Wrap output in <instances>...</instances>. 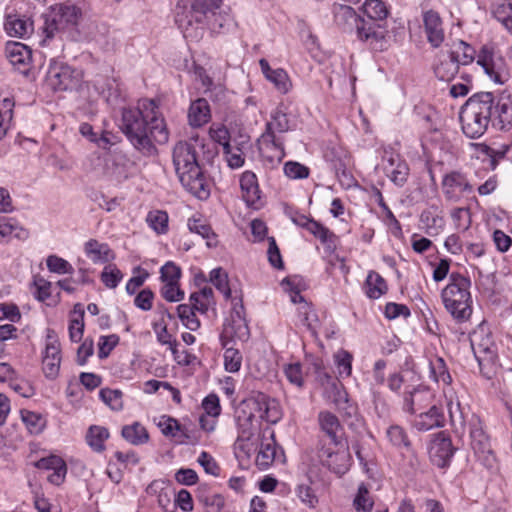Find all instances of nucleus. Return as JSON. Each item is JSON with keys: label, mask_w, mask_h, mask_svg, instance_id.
Returning <instances> with one entry per match:
<instances>
[{"label": "nucleus", "mask_w": 512, "mask_h": 512, "mask_svg": "<svg viewBox=\"0 0 512 512\" xmlns=\"http://www.w3.org/2000/svg\"><path fill=\"white\" fill-rule=\"evenodd\" d=\"M241 406L248 408L249 411L260 413V418L265 419L267 422L276 423L278 415L276 411L271 415L272 408L270 406L269 398L264 393L258 392L243 400Z\"/></svg>", "instance_id": "412c9836"}, {"label": "nucleus", "mask_w": 512, "mask_h": 512, "mask_svg": "<svg viewBox=\"0 0 512 512\" xmlns=\"http://www.w3.org/2000/svg\"><path fill=\"white\" fill-rule=\"evenodd\" d=\"M220 341L222 347L225 349L224 352V367L225 370L230 373L238 372L241 368L242 364V355L238 349L233 347H228L230 339H228L224 334H221Z\"/></svg>", "instance_id": "2f4dec72"}, {"label": "nucleus", "mask_w": 512, "mask_h": 512, "mask_svg": "<svg viewBox=\"0 0 512 512\" xmlns=\"http://www.w3.org/2000/svg\"><path fill=\"white\" fill-rule=\"evenodd\" d=\"M82 16L81 9L75 5L55 4L44 15L43 33L45 38L42 43L52 39L58 32L74 28Z\"/></svg>", "instance_id": "423d86ee"}, {"label": "nucleus", "mask_w": 512, "mask_h": 512, "mask_svg": "<svg viewBox=\"0 0 512 512\" xmlns=\"http://www.w3.org/2000/svg\"><path fill=\"white\" fill-rule=\"evenodd\" d=\"M296 495L309 508H315L318 504V497L309 485L299 484L296 488Z\"/></svg>", "instance_id": "3c124183"}, {"label": "nucleus", "mask_w": 512, "mask_h": 512, "mask_svg": "<svg viewBox=\"0 0 512 512\" xmlns=\"http://www.w3.org/2000/svg\"><path fill=\"white\" fill-rule=\"evenodd\" d=\"M154 293L150 288L141 290L134 299V305L142 311H149L152 308Z\"/></svg>", "instance_id": "e2e57ef3"}, {"label": "nucleus", "mask_w": 512, "mask_h": 512, "mask_svg": "<svg viewBox=\"0 0 512 512\" xmlns=\"http://www.w3.org/2000/svg\"><path fill=\"white\" fill-rule=\"evenodd\" d=\"M421 223L427 228V233L431 234V230L437 231L444 225V219L440 215L437 206H431L422 211L420 215Z\"/></svg>", "instance_id": "58836bf2"}, {"label": "nucleus", "mask_w": 512, "mask_h": 512, "mask_svg": "<svg viewBox=\"0 0 512 512\" xmlns=\"http://www.w3.org/2000/svg\"><path fill=\"white\" fill-rule=\"evenodd\" d=\"M402 410L411 415L427 408L432 394L430 390L423 385H408L403 392Z\"/></svg>", "instance_id": "ddd939ff"}, {"label": "nucleus", "mask_w": 512, "mask_h": 512, "mask_svg": "<svg viewBox=\"0 0 512 512\" xmlns=\"http://www.w3.org/2000/svg\"><path fill=\"white\" fill-rule=\"evenodd\" d=\"M284 173L291 179H305L309 176V168L299 162L288 161L284 165Z\"/></svg>", "instance_id": "5fc2aeb1"}, {"label": "nucleus", "mask_w": 512, "mask_h": 512, "mask_svg": "<svg viewBox=\"0 0 512 512\" xmlns=\"http://www.w3.org/2000/svg\"><path fill=\"white\" fill-rule=\"evenodd\" d=\"M460 59L457 51H451L447 58L434 67L435 76L441 81H451L459 71Z\"/></svg>", "instance_id": "a878e982"}, {"label": "nucleus", "mask_w": 512, "mask_h": 512, "mask_svg": "<svg viewBox=\"0 0 512 512\" xmlns=\"http://www.w3.org/2000/svg\"><path fill=\"white\" fill-rule=\"evenodd\" d=\"M333 170L342 186L351 187L355 181L342 160L333 161Z\"/></svg>", "instance_id": "13d9d810"}, {"label": "nucleus", "mask_w": 512, "mask_h": 512, "mask_svg": "<svg viewBox=\"0 0 512 512\" xmlns=\"http://www.w3.org/2000/svg\"><path fill=\"white\" fill-rule=\"evenodd\" d=\"M152 116H144L139 108H123L120 129L132 146L144 156L157 153L154 142L165 144L169 133L163 118L154 111Z\"/></svg>", "instance_id": "f03ea898"}, {"label": "nucleus", "mask_w": 512, "mask_h": 512, "mask_svg": "<svg viewBox=\"0 0 512 512\" xmlns=\"http://www.w3.org/2000/svg\"><path fill=\"white\" fill-rule=\"evenodd\" d=\"M161 295L168 302H179L184 299V292L180 289L179 283H165L161 288Z\"/></svg>", "instance_id": "680f3d73"}, {"label": "nucleus", "mask_w": 512, "mask_h": 512, "mask_svg": "<svg viewBox=\"0 0 512 512\" xmlns=\"http://www.w3.org/2000/svg\"><path fill=\"white\" fill-rule=\"evenodd\" d=\"M211 118L210 107L205 98H198L189 107L188 119L193 127H201Z\"/></svg>", "instance_id": "bb28decb"}, {"label": "nucleus", "mask_w": 512, "mask_h": 512, "mask_svg": "<svg viewBox=\"0 0 512 512\" xmlns=\"http://www.w3.org/2000/svg\"><path fill=\"white\" fill-rule=\"evenodd\" d=\"M271 118L278 132L284 133L290 129L289 118L283 104L277 106V108L271 113Z\"/></svg>", "instance_id": "4d7b16f0"}, {"label": "nucleus", "mask_w": 512, "mask_h": 512, "mask_svg": "<svg viewBox=\"0 0 512 512\" xmlns=\"http://www.w3.org/2000/svg\"><path fill=\"white\" fill-rule=\"evenodd\" d=\"M281 93H287L291 86L287 73L283 69H275L266 77Z\"/></svg>", "instance_id": "6e6d98bb"}, {"label": "nucleus", "mask_w": 512, "mask_h": 512, "mask_svg": "<svg viewBox=\"0 0 512 512\" xmlns=\"http://www.w3.org/2000/svg\"><path fill=\"white\" fill-rule=\"evenodd\" d=\"M409 166L405 161H398L397 165L390 171V180L398 187H403L408 180Z\"/></svg>", "instance_id": "09e8293b"}, {"label": "nucleus", "mask_w": 512, "mask_h": 512, "mask_svg": "<svg viewBox=\"0 0 512 512\" xmlns=\"http://www.w3.org/2000/svg\"><path fill=\"white\" fill-rule=\"evenodd\" d=\"M85 252L94 263H106L114 258V254L108 244L99 243L96 239H90L85 243Z\"/></svg>", "instance_id": "7c9ffc66"}, {"label": "nucleus", "mask_w": 512, "mask_h": 512, "mask_svg": "<svg viewBox=\"0 0 512 512\" xmlns=\"http://www.w3.org/2000/svg\"><path fill=\"white\" fill-rule=\"evenodd\" d=\"M456 450L450 436L444 431L438 432L429 448L430 461L438 468L446 469L450 466Z\"/></svg>", "instance_id": "f8f14e48"}, {"label": "nucleus", "mask_w": 512, "mask_h": 512, "mask_svg": "<svg viewBox=\"0 0 512 512\" xmlns=\"http://www.w3.org/2000/svg\"><path fill=\"white\" fill-rule=\"evenodd\" d=\"M332 447L326 446L321 440L317 445V456L324 467H327L331 472L342 476L344 475L351 466L352 457L349 451V447L344 441L338 445Z\"/></svg>", "instance_id": "0eeeda50"}, {"label": "nucleus", "mask_w": 512, "mask_h": 512, "mask_svg": "<svg viewBox=\"0 0 512 512\" xmlns=\"http://www.w3.org/2000/svg\"><path fill=\"white\" fill-rule=\"evenodd\" d=\"M21 418L31 433L37 434L42 431L43 423L41 415L29 410H21Z\"/></svg>", "instance_id": "864d4df0"}, {"label": "nucleus", "mask_w": 512, "mask_h": 512, "mask_svg": "<svg viewBox=\"0 0 512 512\" xmlns=\"http://www.w3.org/2000/svg\"><path fill=\"white\" fill-rule=\"evenodd\" d=\"M122 278L123 274L115 264H109L105 266L100 275V279L103 284L110 289L116 288Z\"/></svg>", "instance_id": "c03bdc74"}, {"label": "nucleus", "mask_w": 512, "mask_h": 512, "mask_svg": "<svg viewBox=\"0 0 512 512\" xmlns=\"http://www.w3.org/2000/svg\"><path fill=\"white\" fill-rule=\"evenodd\" d=\"M4 29L10 37L25 39L33 33L34 25L30 17L8 14L5 17Z\"/></svg>", "instance_id": "aec40b11"}, {"label": "nucleus", "mask_w": 512, "mask_h": 512, "mask_svg": "<svg viewBox=\"0 0 512 512\" xmlns=\"http://www.w3.org/2000/svg\"><path fill=\"white\" fill-rule=\"evenodd\" d=\"M35 466L38 469L52 470L53 472L48 476V481L54 485H60L67 473L66 463L62 458L55 455L39 459Z\"/></svg>", "instance_id": "b1692460"}, {"label": "nucleus", "mask_w": 512, "mask_h": 512, "mask_svg": "<svg viewBox=\"0 0 512 512\" xmlns=\"http://www.w3.org/2000/svg\"><path fill=\"white\" fill-rule=\"evenodd\" d=\"M477 64L480 65L485 74L497 83L504 84L509 78V72L504 58L495 52L491 45H484L479 51Z\"/></svg>", "instance_id": "9d476101"}, {"label": "nucleus", "mask_w": 512, "mask_h": 512, "mask_svg": "<svg viewBox=\"0 0 512 512\" xmlns=\"http://www.w3.org/2000/svg\"><path fill=\"white\" fill-rule=\"evenodd\" d=\"M240 187L243 200L248 206L258 208L261 199V191L258 185V179L254 172L245 171L240 177Z\"/></svg>", "instance_id": "5701e85b"}, {"label": "nucleus", "mask_w": 512, "mask_h": 512, "mask_svg": "<svg viewBox=\"0 0 512 512\" xmlns=\"http://www.w3.org/2000/svg\"><path fill=\"white\" fill-rule=\"evenodd\" d=\"M255 419V414L252 411H246L245 408H241L237 412L236 423L238 436L237 441H249L254 436L255 428L253 425V421Z\"/></svg>", "instance_id": "c85d7f7f"}, {"label": "nucleus", "mask_w": 512, "mask_h": 512, "mask_svg": "<svg viewBox=\"0 0 512 512\" xmlns=\"http://www.w3.org/2000/svg\"><path fill=\"white\" fill-rule=\"evenodd\" d=\"M363 9L367 15L365 21L373 22L375 29H378V26L384 27L380 22L387 17L388 10L382 0H366Z\"/></svg>", "instance_id": "c756f323"}, {"label": "nucleus", "mask_w": 512, "mask_h": 512, "mask_svg": "<svg viewBox=\"0 0 512 512\" xmlns=\"http://www.w3.org/2000/svg\"><path fill=\"white\" fill-rule=\"evenodd\" d=\"M122 395V392L117 389L103 388L99 392L100 399L115 411L123 408Z\"/></svg>", "instance_id": "49530a36"}, {"label": "nucleus", "mask_w": 512, "mask_h": 512, "mask_svg": "<svg viewBox=\"0 0 512 512\" xmlns=\"http://www.w3.org/2000/svg\"><path fill=\"white\" fill-rule=\"evenodd\" d=\"M188 228L191 232L197 233L206 239V245L214 248L218 245L217 235L209 224L204 223L200 219H189Z\"/></svg>", "instance_id": "4c0bfd02"}, {"label": "nucleus", "mask_w": 512, "mask_h": 512, "mask_svg": "<svg viewBox=\"0 0 512 512\" xmlns=\"http://www.w3.org/2000/svg\"><path fill=\"white\" fill-rule=\"evenodd\" d=\"M210 15H207L205 22H194L201 27H207L212 33H226L235 26L233 16L230 14V9L227 10L222 8L212 9Z\"/></svg>", "instance_id": "6ab92c4d"}, {"label": "nucleus", "mask_w": 512, "mask_h": 512, "mask_svg": "<svg viewBox=\"0 0 512 512\" xmlns=\"http://www.w3.org/2000/svg\"><path fill=\"white\" fill-rule=\"evenodd\" d=\"M43 358H50L52 360H61L60 343L53 330H48L47 343L45 347V354Z\"/></svg>", "instance_id": "bf43d9fd"}, {"label": "nucleus", "mask_w": 512, "mask_h": 512, "mask_svg": "<svg viewBox=\"0 0 512 512\" xmlns=\"http://www.w3.org/2000/svg\"><path fill=\"white\" fill-rule=\"evenodd\" d=\"M317 422L320 431L330 440V445L338 446L344 441V427L334 413L327 410L320 411Z\"/></svg>", "instance_id": "dca6fc26"}, {"label": "nucleus", "mask_w": 512, "mask_h": 512, "mask_svg": "<svg viewBox=\"0 0 512 512\" xmlns=\"http://www.w3.org/2000/svg\"><path fill=\"white\" fill-rule=\"evenodd\" d=\"M197 148H205L199 137L179 141L173 149V164L182 186L196 198L206 200L211 185L198 161Z\"/></svg>", "instance_id": "7ed1b4c3"}, {"label": "nucleus", "mask_w": 512, "mask_h": 512, "mask_svg": "<svg viewBox=\"0 0 512 512\" xmlns=\"http://www.w3.org/2000/svg\"><path fill=\"white\" fill-rule=\"evenodd\" d=\"M168 214L163 210H152L147 214L146 222L157 234H165L168 231Z\"/></svg>", "instance_id": "a19ab883"}, {"label": "nucleus", "mask_w": 512, "mask_h": 512, "mask_svg": "<svg viewBox=\"0 0 512 512\" xmlns=\"http://www.w3.org/2000/svg\"><path fill=\"white\" fill-rule=\"evenodd\" d=\"M198 463L203 467L207 474L213 476L220 475V467L209 453L205 451L201 452L200 456L198 457Z\"/></svg>", "instance_id": "0e129e2a"}, {"label": "nucleus", "mask_w": 512, "mask_h": 512, "mask_svg": "<svg viewBox=\"0 0 512 512\" xmlns=\"http://www.w3.org/2000/svg\"><path fill=\"white\" fill-rule=\"evenodd\" d=\"M267 254H268V261L271 264V266H273L274 268L279 269V270L284 268L282 256H281L280 250L276 244L274 237L269 238V246H268Z\"/></svg>", "instance_id": "69168bd1"}, {"label": "nucleus", "mask_w": 512, "mask_h": 512, "mask_svg": "<svg viewBox=\"0 0 512 512\" xmlns=\"http://www.w3.org/2000/svg\"><path fill=\"white\" fill-rule=\"evenodd\" d=\"M118 342L119 337L115 334L101 336L98 343V357L100 359L107 358Z\"/></svg>", "instance_id": "052dcab7"}, {"label": "nucleus", "mask_w": 512, "mask_h": 512, "mask_svg": "<svg viewBox=\"0 0 512 512\" xmlns=\"http://www.w3.org/2000/svg\"><path fill=\"white\" fill-rule=\"evenodd\" d=\"M177 314L184 326L189 330L196 331L200 328V320L196 317V312L189 304L178 305Z\"/></svg>", "instance_id": "37998d69"}, {"label": "nucleus", "mask_w": 512, "mask_h": 512, "mask_svg": "<svg viewBox=\"0 0 512 512\" xmlns=\"http://www.w3.org/2000/svg\"><path fill=\"white\" fill-rule=\"evenodd\" d=\"M8 319L13 323H18L21 320V312L18 306L14 303H1L0 304V320Z\"/></svg>", "instance_id": "338daca9"}, {"label": "nucleus", "mask_w": 512, "mask_h": 512, "mask_svg": "<svg viewBox=\"0 0 512 512\" xmlns=\"http://www.w3.org/2000/svg\"><path fill=\"white\" fill-rule=\"evenodd\" d=\"M223 0H193L188 12L177 13L175 22L181 29H188L193 22H205L212 9H219Z\"/></svg>", "instance_id": "9b49d317"}, {"label": "nucleus", "mask_w": 512, "mask_h": 512, "mask_svg": "<svg viewBox=\"0 0 512 512\" xmlns=\"http://www.w3.org/2000/svg\"><path fill=\"white\" fill-rule=\"evenodd\" d=\"M470 286L471 281L468 277L453 272L449 275L448 285L441 292L446 310L458 322L468 320L472 314Z\"/></svg>", "instance_id": "20e7f679"}, {"label": "nucleus", "mask_w": 512, "mask_h": 512, "mask_svg": "<svg viewBox=\"0 0 512 512\" xmlns=\"http://www.w3.org/2000/svg\"><path fill=\"white\" fill-rule=\"evenodd\" d=\"M463 133L470 139L480 138L491 123L506 130L512 127V97L478 92L470 96L459 112Z\"/></svg>", "instance_id": "f257e3e1"}, {"label": "nucleus", "mask_w": 512, "mask_h": 512, "mask_svg": "<svg viewBox=\"0 0 512 512\" xmlns=\"http://www.w3.org/2000/svg\"><path fill=\"white\" fill-rule=\"evenodd\" d=\"M196 498L206 512H220L225 503L224 497L221 494L212 492L205 485L198 488Z\"/></svg>", "instance_id": "cd10ccee"}, {"label": "nucleus", "mask_w": 512, "mask_h": 512, "mask_svg": "<svg viewBox=\"0 0 512 512\" xmlns=\"http://www.w3.org/2000/svg\"><path fill=\"white\" fill-rule=\"evenodd\" d=\"M443 193L447 199L455 197L456 190L460 192H471L472 186L467 181L466 177L457 171L446 174L442 181Z\"/></svg>", "instance_id": "393cba45"}, {"label": "nucleus", "mask_w": 512, "mask_h": 512, "mask_svg": "<svg viewBox=\"0 0 512 512\" xmlns=\"http://www.w3.org/2000/svg\"><path fill=\"white\" fill-rule=\"evenodd\" d=\"M73 317L69 324V336L72 342H80L84 332L85 311L81 303H76L72 311Z\"/></svg>", "instance_id": "e433bc0d"}, {"label": "nucleus", "mask_w": 512, "mask_h": 512, "mask_svg": "<svg viewBox=\"0 0 512 512\" xmlns=\"http://www.w3.org/2000/svg\"><path fill=\"white\" fill-rule=\"evenodd\" d=\"M366 295L371 299H378L388 290L385 279L377 272L370 271L366 281Z\"/></svg>", "instance_id": "f704fd0d"}, {"label": "nucleus", "mask_w": 512, "mask_h": 512, "mask_svg": "<svg viewBox=\"0 0 512 512\" xmlns=\"http://www.w3.org/2000/svg\"><path fill=\"white\" fill-rule=\"evenodd\" d=\"M109 435L107 428L92 425L87 431L86 442L94 452L101 453L106 449L105 441L109 438Z\"/></svg>", "instance_id": "473e14b6"}, {"label": "nucleus", "mask_w": 512, "mask_h": 512, "mask_svg": "<svg viewBox=\"0 0 512 512\" xmlns=\"http://www.w3.org/2000/svg\"><path fill=\"white\" fill-rule=\"evenodd\" d=\"M471 347L479 364L480 372L487 379H490L492 374L495 373L497 365L498 356L496 345L489 336L484 338L474 333L471 337Z\"/></svg>", "instance_id": "6e6552de"}, {"label": "nucleus", "mask_w": 512, "mask_h": 512, "mask_svg": "<svg viewBox=\"0 0 512 512\" xmlns=\"http://www.w3.org/2000/svg\"><path fill=\"white\" fill-rule=\"evenodd\" d=\"M194 73L197 79L205 87V93L214 100H220L224 96V89L222 86H216L213 79L208 75L206 69L200 65L194 67Z\"/></svg>", "instance_id": "72a5a7b5"}, {"label": "nucleus", "mask_w": 512, "mask_h": 512, "mask_svg": "<svg viewBox=\"0 0 512 512\" xmlns=\"http://www.w3.org/2000/svg\"><path fill=\"white\" fill-rule=\"evenodd\" d=\"M423 26L428 43L433 48L440 47L444 42L445 33L439 13L434 10L425 11L423 13Z\"/></svg>", "instance_id": "a211bd4d"}, {"label": "nucleus", "mask_w": 512, "mask_h": 512, "mask_svg": "<svg viewBox=\"0 0 512 512\" xmlns=\"http://www.w3.org/2000/svg\"><path fill=\"white\" fill-rule=\"evenodd\" d=\"M430 377L435 381H442L444 384H450L451 375L447 369L443 358L436 357L434 361H429Z\"/></svg>", "instance_id": "79ce46f5"}, {"label": "nucleus", "mask_w": 512, "mask_h": 512, "mask_svg": "<svg viewBox=\"0 0 512 512\" xmlns=\"http://www.w3.org/2000/svg\"><path fill=\"white\" fill-rule=\"evenodd\" d=\"M494 17L502 24L512 21V0H504L493 10Z\"/></svg>", "instance_id": "774afa93"}, {"label": "nucleus", "mask_w": 512, "mask_h": 512, "mask_svg": "<svg viewBox=\"0 0 512 512\" xmlns=\"http://www.w3.org/2000/svg\"><path fill=\"white\" fill-rule=\"evenodd\" d=\"M471 448L477 460L486 468L492 469L496 463V457L491 449L488 436L482 428L474 427L470 430Z\"/></svg>", "instance_id": "4468645a"}, {"label": "nucleus", "mask_w": 512, "mask_h": 512, "mask_svg": "<svg viewBox=\"0 0 512 512\" xmlns=\"http://www.w3.org/2000/svg\"><path fill=\"white\" fill-rule=\"evenodd\" d=\"M276 447L274 431L269 428L265 429L256 457V464L259 468L266 469L274 462L276 458Z\"/></svg>", "instance_id": "4be33fe9"}, {"label": "nucleus", "mask_w": 512, "mask_h": 512, "mask_svg": "<svg viewBox=\"0 0 512 512\" xmlns=\"http://www.w3.org/2000/svg\"><path fill=\"white\" fill-rule=\"evenodd\" d=\"M121 435L126 441L133 445H141L149 440L147 429L139 422L123 426Z\"/></svg>", "instance_id": "c9c22d12"}, {"label": "nucleus", "mask_w": 512, "mask_h": 512, "mask_svg": "<svg viewBox=\"0 0 512 512\" xmlns=\"http://www.w3.org/2000/svg\"><path fill=\"white\" fill-rule=\"evenodd\" d=\"M5 54L10 63L22 74L27 75L32 61V50L24 43L9 41L5 46Z\"/></svg>", "instance_id": "f3484780"}, {"label": "nucleus", "mask_w": 512, "mask_h": 512, "mask_svg": "<svg viewBox=\"0 0 512 512\" xmlns=\"http://www.w3.org/2000/svg\"><path fill=\"white\" fill-rule=\"evenodd\" d=\"M324 395L335 406L337 405V403H340L341 401L348 397V393L345 390L344 385L338 380H335L334 382L325 387Z\"/></svg>", "instance_id": "de8ad7c7"}, {"label": "nucleus", "mask_w": 512, "mask_h": 512, "mask_svg": "<svg viewBox=\"0 0 512 512\" xmlns=\"http://www.w3.org/2000/svg\"><path fill=\"white\" fill-rule=\"evenodd\" d=\"M353 505L357 511L370 512L373 508V501L369 497L368 489L360 485L354 498Z\"/></svg>", "instance_id": "8fccbe9b"}, {"label": "nucleus", "mask_w": 512, "mask_h": 512, "mask_svg": "<svg viewBox=\"0 0 512 512\" xmlns=\"http://www.w3.org/2000/svg\"><path fill=\"white\" fill-rule=\"evenodd\" d=\"M445 422L443 407L434 404L427 410L424 409L415 414L411 424L417 431L425 432L434 428H442L445 426Z\"/></svg>", "instance_id": "2eb2a0df"}, {"label": "nucleus", "mask_w": 512, "mask_h": 512, "mask_svg": "<svg viewBox=\"0 0 512 512\" xmlns=\"http://www.w3.org/2000/svg\"><path fill=\"white\" fill-rule=\"evenodd\" d=\"M387 437L390 443L397 448H404L407 451L412 450V444L404 428L399 425H391L387 429Z\"/></svg>", "instance_id": "ea45409f"}, {"label": "nucleus", "mask_w": 512, "mask_h": 512, "mask_svg": "<svg viewBox=\"0 0 512 512\" xmlns=\"http://www.w3.org/2000/svg\"><path fill=\"white\" fill-rule=\"evenodd\" d=\"M46 83L55 92L73 90L78 86V73L71 66L57 61L50 60L46 73Z\"/></svg>", "instance_id": "1a4fd4ad"}, {"label": "nucleus", "mask_w": 512, "mask_h": 512, "mask_svg": "<svg viewBox=\"0 0 512 512\" xmlns=\"http://www.w3.org/2000/svg\"><path fill=\"white\" fill-rule=\"evenodd\" d=\"M46 265L50 272L59 275L72 274L74 272L73 266L67 260L57 255H49L46 259Z\"/></svg>", "instance_id": "a18cd8bd"}, {"label": "nucleus", "mask_w": 512, "mask_h": 512, "mask_svg": "<svg viewBox=\"0 0 512 512\" xmlns=\"http://www.w3.org/2000/svg\"><path fill=\"white\" fill-rule=\"evenodd\" d=\"M160 274L162 282L179 283V279L181 277V268L177 266L174 262L168 261L161 267Z\"/></svg>", "instance_id": "603ef678"}, {"label": "nucleus", "mask_w": 512, "mask_h": 512, "mask_svg": "<svg viewBox=\"0 0 512 512\" xmlns=\"http://www.w3.org/2000/svg\"><path fill=\"white\" fill-rule=\"evenodd\" d=\"M332 12L335 24L344 32L356 29L358 38L362 41H370V44L382 43L385 40L386 28L378 26V29H375L373 22L365 21L351 6L335 3Z\"/></svg>", "instance_id": "39448f33"}]
</instances>
